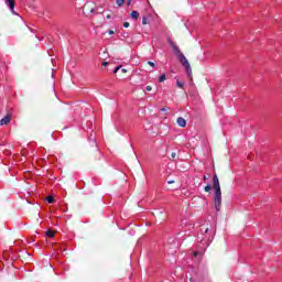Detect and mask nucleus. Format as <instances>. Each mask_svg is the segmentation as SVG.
I'll list each match as a JSON object with an SVG mask.
<instances>
[{
    "label": "nucleus",
    "instance_id": "f8f14e48",
    "mask_svg": "<svg viewBox=\"0 0 282 282\" xmlns=\"http://www.w3.org/2000/svg\"><path fill=\"white\" fill-rule=\"evenodd\" d=\"M124 0H117V6H119V8H122Z\"/></svg>",
    "mask_w": 282,
    "mask_h": 282
},
{
    "label": "nucleus",
    "instance_id": "5701e85b",
    "mask_svg": "<svg viewBox=\"0 0 282 282\" xmlns=\"http://www.w3.org/2000/svg\"><path fill=\"white\" fill-rule=\"evenodd\" d=\"M167 184H175L174 180L167 181Z\"/></svg>",
    "mask_w": 282,
    "mask_h": 282
},
{
    "label": "nucleus",
    "instance_id": "aec40b11",
    "mask_svg": "<svg viewBox=\"0 0 282 282\" xmlns=\"http://www.w3.org/2000/svg\"><path fill=\"white\" fill-rule=\"evenodd\" d=\"M152 89H153V87H151V86L145 87V91H152Z\"/></svg>",
    "mask_w": 282,
    "mask_h": 282
},
{
    "label": "nucleus",
    "instance_id": "9d476101",
    "mask_svg": "<svg viewBox=\"0 0 282 282\" xmlns=\"http://www.w3.org/2000/svg\"><path fill=\"white\" fill-rule=\"evenodd\" d=\"M166 80V75L165 74H162L160 77H159V83H164Z\"/></svg>",
    "mask_w": 282,
    "mask_h": 282
},
{
    "label": "nucleus",
    "instance_id": "1a4fd4ad",
    "mask_svg": "<svg viewBox=\"0 0 282 282\" xmlns=\"http://www.w3.org/2000/svg\"><path fill=\"white\" fill-rule=\"evenodd\" d=\"M149 23V18L147 15L142 17V25H147Z\"/></svg>",
    "mask_w": 282,
    "mask_h": 282
},
{
    "label": "nucleus",
    "instance_id": "c756f323",
    "mask_svg": "<svg viewBox=\"0 0 282 282\" xmlns=\"http://www.w3.org/2000/svg\"><path fill=\"white\" fill-rule=\"evenodd\" d=\"M131 1H132V0H128V6H131Z\"/></svg>",
    "mask_w": 282,
    "mask_h": 282
},
{
    "label": "nucleus",
    "instance_id": "7ed1b4c3",
    "mask_svg": "<svg viewBox=\"0 0 282 282\" xmlns=\"http://www.w3.org/2000/svg\"><path fill=\"white\" fill-rule=\"evenodd\" d=\"M6 6H8L10 12L14 14V17H19V13L14 11V7L17 6V2L14 0H4Z\"/></svg>",
    "mask_w": 282,
    "mask_h": 282
},
{
    "label": "nucleus",
    "instance_id": "412c9836",
    "mask_svg": "<svg viewBox=\"0 0 282 282\" xmlns=\"http://www.w3.org/2000/svg\"><path fill=\"white\" fill-rule=\"evenodd\" d=\"M109 65V62H102V67H107Z\"/></svg>",
    "mask_w": 282,
    "mask_h": 282
},
{
    "label": "nucleus",
    "instance_id": "dca6fc26",
    "mask_svg": "<svg viewBox=\"0 0 282 282\" xmlns=\"http://www.w3.org/2000/svg\"><path fill=\"white\" fill-rule=\"evenodd\" d=\"M176 85H177V87H180V88L184 87V83H182V82H180V80L176 82Z\"/></svg>",
    "mask_w": 282,
    "mask_h": 282
},
{
    "label": "nucleus",
    "instance_id": "f03ea898",
    "mask_svg": "<svg viewBox=\"0 0 282 282\" xmlns=\"http://www.w3.org/2000/svg\"><path fill=\"white\" fill-rule=\"evenodd\" d=\"M173 52H174L175 56H177L181 65H183L185 72L187 74V77H189L192 80L193 79V68H191V63H188V59L186 58L184 53H182V51H180L178 46L174 47Z\"/></svg>",
    "mask_w": 282,
    "mask_h": 282
},
{
    "label": "nucleus",
    "instance_id": "a211bd4d",
    "mask_svg": "<svg viewBox=\"0 0 282 282\" xmlns=\"http://www.w3.org/2000/svg\"><path fill=\"white\" fill-rule=\"evenodd\" d=\"M121 67H122L121 65L117 66V67L113 69V74H118V70H119Z\"/></svg>",
    "mask_w": 282,
    "mask_h": 282
},
{
    "label": "nucleus",
    "instance_id": "f3484780",
    "mask_svg": "<svg viewBox=\"0 0 282 282\" xmlns=\"http://www.w3.org/2000/svg\"><path fill=\"white\" fill-rule=\"evenodd\" d=\"M170 45H171L172 50H174V47H177V45H175V42H173V41H170Z\"/></svg>",
    "mask_w": 282,
    "mask_h": 282
},
{
    "label": "nucleus",
    "instance_id": "bb28decb",
    "mask_svg": "<svg viewBox=\"0 0 282 282\" xmlns=\"http://www.w3.org/2000/svg\"><path fill=\"white\" fill-rule=\"evenodd\" d=\"M121 72H122L123 74H127V69H126V68L121 69Z\"/></svg>",
    "mask_w": 282,
    "mask_h": 282
},
{
    "label": "nucleus",
    "instance_id": "423d86ee",
    "mask_svg": "<svg viewBox=\"0 0 282 282\" xmlns=\"http://www.w3.org/2000/svg\"><path fill=\"white\" fill-rule=\"evenodd\" d=\"M176 124H178V127H186V119H184L183 117H178L176 120Z\"/></svg>",
    "mask_w": 282,
    "mask_h": 282
},
{
    "label": "nucleus",
    "instance_id": "7c9ffc66",
    "mask_svg": "<svg viewBox=\"0 0 282 282\" xmlns=\"http://www.w3.org/2000/svg\"><path fill=\"white\" fill-rule=\"evenodd\" d=\"M90 12H94V9H91Z\"/></svg>",
    "mask_w": 282,
    "mask_h": 282
},
{
    "label": "nucleus",
    "instance_id": "20e7f679",
    "mask_svg": "<svg viewBox=\"0 0 282 282\" xmlns=\"http://www.w3.org/2000/svg\"><path fill=\"white\" fill-rule=\"evenodd\" d=\"M210 241H213V239L206 237L202 238L200 242L198 243V248H200V250H206V248L210 246Z\"/></svg>",
    "mask_w": 282,
    "mask_h": 282
},
{
    "label": "nucleus",
    "instance_id": "a878e982",
    "mask_svg": "<svg viewBox=\"0 0 282 282\" xmlns=\"http://www.w3.org/2000/svg\"><path fill=\"white\" fill-rule=\"evenodd\" d=\"M203 180H204V182H206V180H208V176L204 175Z\"/></svg>",
    "mask_w": 282,
    "mask_h": 282
},
{
    "label": "nucleus",
    "instance_id": "2eb2a0df",
    "mask_svg": "<svg viewBox=\"0 0 282 282\" xmlns=\"http://www.w3.org/2000/svg\"><path fill=\"white\" fill-rule=\"evenodd\" d=\"M171 158H172L173 162H175V158H177V153L172 152V153H171Z\"/></svg>",
    "mask_w": 282,
    "mask_h": 282
},
{
    "label": "nucleus",
    "instance_id": "39448f33",
    "mask_svg": "<svg viewBox=\"0 0 282 282\" xmlns=\"http://www.w3.org/2000/svg\"><path fill=\"white\" fill-rule=\"evenodd\" d=\"M10 120H12V116L7 115L0 120V127H3V124H9Z\"/></svg>",
    "mask_w": 282,
    "mask_h": 282
},
{
    "label": "nucleus",
    "instance_id": "9b49d317",
    "mask_svg": "<svg viewBox=\"0 0 282 282\" xmlns=\"http://www.w3.org/2000/svg\"><path fill=\"white\" fill-rule=\"evenodd\" d=\"M46 202H47L48 204H54V197L48 196V197L46 198Z\"/></svg>",
    "mask_w": 282,
    "mask_h": 282
},
{
    "label": "nucleus",
    "instance_id": "4be33fe9",
    "mask_svg": "<svg viewBox=\"0 0 282 282\" xmlns=\"http://www.w3.org/2000/svg\"><path fill=\"white\" fill-rule=\"evenodd\" d=\"M129 25H130L129 22L123 23V28H129Z\"/></svg>",
    "mask_w": 282,
    "mask_h": 282
},
{
    "label": "nucleus",
    "instance_id": "b1692460",
    "mask_svg": "<svg viewBox=\"0 0 282 282\" xmlns=\"http://www.w3.org/2000/svg\"><path fill=\"white\" fill-rule=\"evenodd\" d=\"M108 34H110V35H111V34H115L113 30H109V31H108Z\"/></svg>",
    "mask_w": 282,
    "mask_h": 282
},
{
    "label": "nucleus",
    "instance_id": "ddd939ff",
    "mask_svg": "<svg viewBox=\"0 0 282 282\" xmlns=\"http://www.w3.org/2000/svg\"><path fill=\"white\" fill-rule=\"evenodd\" d=\"M148 65H150V67H153V69L158 67V65L154 62H148Z\"/></svg>",
    "mask_w": 282,
    "mask_h": 282
},
{
    "label": "nucleus",
    "instance_id": "c85d7f7f",
    "mask_svg": "<svg viewBox=\"0 0 282 282\" xmlns=\"http://www.w3.org/2000/svg\"><path fill=\"white\" fill-rule=\"evenodd\" d=\"M208 230H209L208 228L205 229V235H208Z\"/></svg>",
    "mask_w": 282,
    "mask_h": 282
},
{
    "label": "nucleus",
    "instance_id": "4468645a",
    "mask_svg": "<svg viewBox=\"0 0 282 282\" xmlns=\"http://www.w3.org/2000/svg\"><path fill=\"white\" fill-rule=\"evenodd\" d=\"M46 237H51V239H53L54 232H52L51 230L46 231Z\"/></svg>",
    "mask_w": 282,
    "mask_h": 282
},
{
    "label": "nucleus",
    "instance_id": "6ab92c4d",
    "mask_svg": "<svg viewBox=\"0 0 282 282\" xmlns=\"http://www.w3.org/2000/svg\"><path fill=\"white\" fill-rule=\"evenodd\" d=\"M121 67H122L121 65L117 66V67L113 69V74H118V70H119Z\"/></svg>",
    "mask_w": 282,
    "mask_h": 282
},
{
    "label": "nucleus",
    "instance_id": "f257e3e1",
    "mask_svg": "<svg viewBox=\"0 0 282 282\" xmlns=\"http://www.w3.org/2000/svg\"><path fill=\"white\" fill-rule=\"evenodd\" d=\"M213 185L215 189L214 206L216 213H219V210H221V185L219 184V177L217 176V174H214Z\"/></svg>",
    "mask_w": 282,
    "mask_h": 282
},
{
    "label": "nucleus",
    "instance_id": "0eeeda50",
    "mask_svg": "<svg viewBox=\"0 0 282 282\" xmlns=\"http://www.w3.org/2000/svg\"><path fill=\"white\" fill-rule=\"evenodd\" d=\"M138 17H140V13L138 11L131 12V19L138 20Z\"/></svg>",
    "mask_w": 282,
    "mask_h": 282
},
{
    "label": "nucleus",
    "instance_id": "6e6552de",
    "mask_svg": "<svg viewBox=\"0 0 282 282\" xmlns=\"http://www.w3.org/2000/svg\"><path fill=\"white\" fill-rule=\"evenodd\" d=\"M205 193H210L213 191V186L210 184H207L204 188Z\"/></svg>",
    "mask_w": 282,
    "mask_h": 282
},
{
    "label": "nucleus",
    "instance_id": "393cba45",
    "mask_svg": "<svg viewBox=\"0 0 282 282\" xmlns=\"http://www.w3.org/2000/svg\"><path fill=\"white\" fill-rule=\"evenodd\" d=\"M170 108H161V111H169Z\"/></svg>",
    "mask_w": 282,
    "mask_h": 282
},
{
    "label": "nucleus",
    "instance_id": "cd10ccee",
    "mask_svg": "<svg viewBox=\"0 0 282 282\" xmlns=\"http://www.w3.org/2000/svg\"><path fill=\"white\" fill-rule=\"evenodd\" d=\"M106 19H111V14L106 15Z\"/></svg>",
    "mask_w": 282,
    "mask_h": 282
}]
</instances>
